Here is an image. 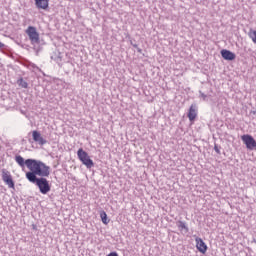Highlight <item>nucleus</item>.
Here are the masks:
<instances>
[{
  "instance_id": "23",
  "label": "nucleus",
  "mask_w": 256,
  "mask_h": 256,
  "mask_svg": "<svg viewBox=\"0 0 256 256\" xmlns=\"http://www.w3.org/2000/svg\"><path fill=\"white\" fill-rule=\"evenodd\" d=\"M253 115H256V111L253 112Z\"/></svg>"
},
{
  "instance_id": "16",
  "label": "nucleus",
  "mask_w": 256,
  "mask_h": 256,
  "mask_svg": "<svg viewBox=\"0 0 256 256\" xmlns=\"http://www.w3.org/2000/svg\"><path fill=\"white\" fill-rule=\"evenodd\" d=\"M249 37H250V39H252L253 43H255V45H256V30L251 31L249 33Z\"/></svg>"
},
{
  "instance_id": "1",
  "label": "nucleus",
  "mask_w": 256,
  "mask_h": 256,
  "mask_svg": "<svg viewBox=\"0 0 256 256\" xmlns=\"http://www.w3.org/2000/svg\"><path fill=\"white\" fill-rule=\"evenodd\" d=\"M28 169L26 179H39V177H49L51 175V167L47 166L41 160L32 159L28 161ZM38 176V177H37Z\"/></svg>"
},
{
  "instance_id": "12",
  "label": "nucleus",
  "mask_w": 256,
  "mask_h": 256,
  "mask_svg": "<svg viewBox=\"0 0 256 256\" xmlns=\"http://www.w3.org/2000/svg\"><path fill=\"white\" fill-rule=\"evenodd\" d=\"M37 9H49V0H34Z\"/></svg>"
},
{
  "instance_id": "6",
  "label": "nucleus",
  "mask_w": 256,
  "mask_h": 256,
  "mask_svg": "<svg viewBox=\"0 0 256 256\" xmlns=\"http://www.w3.org/2000/svg\"><path fill=\"white\" fill-rule=\"evenodd\" d=\"M241 139H242L244 145H246V147L250 151H253V149H256V141H255V138H253V136H251L249 134H245V135L241 136Z\"/></svg>"
},
{
  "instance_id": "20",
  "label": "nucleus",
  "mask_w": 256,
  "mask_h": 256,
  "mask_svg": "<svg viewBox=\"0 0 256 256\" xmlns=\"http://www.w3.org/2000/svg\"><path fill=\"white\" fill-rule=\"evenodd\" d=\"M3 48H5V44L0 42V49H3Z\"/></svg>"
},
{
  "instance_id": "21",
  "label": "nucleus",
  "mask_w": 256,
  "mask_h": 256,
  "mask_svg": "<svg viewBox=\"0 0 256 256\" xmlns=\"http://www.w3.org/2000/svg\"><path fill=\"white\" fill-rule=\"evenodd\" d=\"M132 46L134 47V49H138L139 48V45H137V44H132Z\"/></svg>"
},
{
  "instance_id": "15",
  "label": "nucleus",
  "mask_w": 256,
  "mask_h": 256,
  "mask_svg": "<svg viewBox=\"0 0 256 256\" xmlns=\"http://www.w3.org/2000/svg\"><path fill=\"white\" fill-rule=\"evenodd\" d=\"M100 217H101L102 223H104V225L109 224V220H107V213L105 211H102L100 213Z\"/></svg>"
},
{
  "instance_id": "18",
  "label": "nucleus",
  "mask_w": 256,
  "mask_h": 256,
  "mask_svg": "<svg viewBox=\"0 0 256 256\" xmlns=\"http://www.w3.org/2000/svg\"><path fill=\"white\" fill-rule=\"evenodd\" d=\"M214 151H215L218 155H221V150H219V146H217V144L214 145Z\"/></svg>"
},
{
  "instance_id": "9",
  "label": "nucleus",
  "mask_w": 256,
  "mask_h": 256,
  "mask_svg": "<svg viewBox=\"0 0 256 256\" xmlns=\"http://www.w3.org/2000/svg\"><path fill=\"white\" fill-rule=\"evenodd\" d=\"M195 241H196V247L198 251L203 254L207 253V244H205L203 239L197 237Z\"/></svg>"
},
{
  "instance_id": "19",
  "label": "nucleus",
  "mask_w": 256,
  "mask_h": 256,
  "mask_svg": "<svg viewBox=\"0 0 256 256\" xmlns=\"http://www.w3.org/2000/svg\"><path fill=\"white\" fill-rule=\"evenodd\" d=\"M107 256H119L117 252H110Z\"/></svg>"
},
{
  "instance_id": "8",
  "label": "nucleus",
  "mask_w": 256,
  "mask_h": 256,
  "mask_svg": "<svg viewBox=\"0 0 256 256\" xmlns=\"http://www.w3.org/2000/svg\"><path fill=\"white\" fill-rule=\"evenodd\" d=\"M221 55L225 61H235V58L237 57L235 53L231 52L230 50L223 49L221 50Z\"/></svg>"
},
{
  "instance_id": "4",
  "label": "nucleus",
  "mask_w": 256,
  "mask_h": 256,
  "mask_svg": "<svg viewBox=\"0 0 256 256\" xmlns=\"http://www.w3.org/2000/svg\"><path fill=\"white\" fill-rule=\"evenodd\" d=\"M26 34L28 35L32 45H39L41 43L39 32H37V28H35V26H29L26 29Z\"/></svg>"
},
{
  "instance_id": "5",
  "label": "nucleus",
  "mask_w": 256,
  "mask_h": 256,
  "mask_svg": "<svg viewBox=\"0 0 256 256\" xmlns=\"http://www.w3.org/2000/svg\"><path fill=\"white\" fill-rule=\"evenodd\" d=\"M2 180L8 185L9 189H15V182L13 181V176H11L10 171L2 170Z\"/></svg>"
},
{
  "instance_id": "17",
  "label": "nucleus",
  "mask_w": 256,
  "mask_h": 256,
  "mask_svg": "<svg viewBox=\"0 0 256 256\" xmlns=\"http://www.w3.org/2000/svg\"><path fill=\"white\" fill-rule=\"evenodd\" d=\"M200 97L203 99V101H207V95L203 93L202 91H199Z\"/></svg>"
},
{
  "instance_id": "22",
  "label": "nucleus",
  "mask_w": 256,
  "mask_h": 256,
  "mask_svg": "<svg viewBox=\"0 0 256 256\" xmlns=\"http://www.w3.org/2000/svg\"><path fill=\"white\" fill-rule=\"evenodd\" d=\"M136 49H137L138 53H142V51H143V50H142L141 48H139V47L136 48Z\"/></svg>"
},
{
  "instance_id": "11",
  "label": "nucleus",
  "mask_w": 256,
  "mask_h": 256,
  "mask_svg": "<svg viewBox=\"0 0 256 256\" xmlns=\"http://www.w3.org/2000/svg\"><path fill=\"white\" fill-rule=\"evenodd\" d=\"M189 121H195L197 119V104H192L188 111Z\"/></svg>"
},
{
  "instance_id": "13",
  "label": "nucleus",
  "mask_w": 256,
  "mask_h": 256,
  "mask_svg": "<svg viewBox=\"0 0 256 256\" xmlns=\"http://www.w3.org/2000/svg\"><path fill=\"white\" fill-rule=\"evenodd\" d=\"M176 225L179 229V231H181V233H189V226H187V223L179 220L176 222Z\"/></svg>"
},
{
  "instance_id": "14",
  "label": "nucleus",
  "mask_w": 256,
  "mask_h": 256,
  "mask_svg": "<svg viewBox=\"0 0 256 256\" xmlns=\"http://www.w3.org/2000/svg\"><path fill=\"white\" fill-rule=\"evenodd\" d=\"M17 84L19 85V87H22V89H27V87H29V84L27 83V81L23 80V78L18 79Z\"/></svg>"
},
{
  "instance_id": "2",
  "label": "nucleus",
  "mask_w": 256,
  "mask_h": 256,
  "mask_svg": "<svg viewBox=\"0 0 256 256\" xmlns=\"http://www.w3.org/2000/svg\"><path fill=\"white\" fill-rule=\"evenodd\" d=\"M30 183L38 186V189L42 195H47L49 191H51V184H49V180L45 177L34 178L32 180H28Z\"/></svg>"
},
{
  "instance_id": "10",
  "label": "nucleus",
  "mask_w": 256,
  "mask_h": 256,
  "mask_svg": "<svg viewBox=\"0 0 256 256\" xmlns=\"http://www.w3.org/2000/svg\"><path fill=\"white\" fill-rule=\"evenodd\" d=\"M15 161L16 163L19 165V167H21L22 169L25 168V165L26 167H28V161H33V159L29 158V159H26L23 158V156L21 155H16L15 156Z\"/></svg>"
},
{
  "instance_id": "7",
  "label": "nucleus",
  "mask_w": 256,
  "mask_h": 256,
  "mask_svg": "<svg viewBox=\"0 0 256 256\" xmlns=\"http://www.w3.org/2000/svg\"><path fill=\"white\" fill-rule=\"evenodd\" d=\"M32 139L35 143H38V145H46L47 143V140L41 137V132L37 130L32 131Z\"/></svg>"
},
{
  "instance_id": "3",
  "label": "nucleus",
  "mask_w": 256,
  "mask_h": 256,
  "mask_svg": "<svg viewBox=\"0 0 256 256\" xmlns=\"http://www.w3.org/2000/svg\"><path fill=\"white\" fill-rule=\"evenodd\" d=\"M78 159H80L81 163L87 167V169H91L92 167H95V163H93V160L91 157H89V154L83 150V148H80L77 151Z\"/></svg>"
}]
</instances>
